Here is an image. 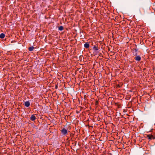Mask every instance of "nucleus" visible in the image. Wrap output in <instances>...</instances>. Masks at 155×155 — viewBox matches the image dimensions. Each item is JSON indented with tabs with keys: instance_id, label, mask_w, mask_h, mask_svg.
Wrapping results in <instances>:
<instances>
[{
	"instance_id": "f257e3e1",
	"label": "nucleus",
	"mask_w": 155,
	"mask_h": 155,
	"mask_svg": "<svg viewBox=\"0 0 155 155\" xmlns=\"http://www.w3.org/2000/svg\"><path fill=\"white\" fill-rule=\"evenodd\" d=\"M61 131L63 135H66L68 134V130L65 128H63Z\"/></svg>"
},
{
	"instance_id": "9b49d317",
	"label": "nucleus",
	"mask_w": 155,
	"mask_h": 155,
	"mask_svg": "<svg viewBox=\"0 0 155 155\" xmlns=\"http://www.w3.org/2000/svg\"><path fill=\"white\" fill-rule=\"evenodd\" d=\"M63 29V27L62 26H60L58 27V30L60 31H62Z\"/></svg>"
},
{
	"instance_id": "423d86ee",
	"label": "nucleus",
	"mask_w": 155,
	"mask_h": 155,
	"mask_svg": "<svg viewBox=\"0 0 155 155\" xmlns=\"http://www.w3.org/2000/svg\"><path fill=\"white\" fill-rule=\"evenodd\" d=\"M137 50L136 49H135L134 50H133V51L132 52L133 53L134 56H136L137 55Z\"/></svg>"
},
{
	"instance_id": "f8f14e48",
	"label": "nucleus",
	"mask_w": 155,
	"mask_h": 155,
	"mask_svg": "<svg viewBox=\"0 0 155 155\" xmlns=\"http://www.w3.org/2000/svg\"><path fill=\"white\" fill-rule=\"evenodd\" d=\"M98 103V101H96L95 102V104L97 105Z\"/></svg>"
},
{
	"instance_id": "2eb2a0df",
	"label": "nucleus",
	"mask_w": 155,
	"mask_h": 155,
	"mask_svg": "<svg viewBox=\"0 0 155 155\" xmlns=\"http://www.w3.org/2000/svg\"><path fill=\"white\" fill-rule=\"evenodd\" d=\"M118 87H120V86L118 85Z\"/></svg>"
},
{
	"instance_id": "f03ea898",
	"label": "nucleus",
	"mask_w": 155,
	"mask_h": 155,
	"mask_svg": "<svg viewBox=\"0 0 155 155\" xmlns=\"http://www.w3.org/2000/svg\"><path fill=\"white\" fill-rule=\"evenodd\" d=\"M93 50L96 52L98 50V47L97 45H94L93 47Z\"/></svg>"
},
{
	"instance_id": "4468645a",
	"label": "nucleus",
	"mask_w": 155,
	"mask_h": 155,
	"mask_svg": "<svg viewBox=\"0 0 155 155\" xmlns=\"http://www.w3.org/2000/svg\"><path fill=\"white\" fill-rule=\"evenodd\" d=\"M56 87H57V86H56V87H55V88H56Z\"/></svg>"
},
{
	"instance_id": "39448f33",
	"label": "nucleus",
	"mask_w": 155,
	"mask_h": 155,
	"mask_svg": "<svg viewBox=\"0 0 155 155\" xmlns=\"http://www.w3.org/2000/svg\"><path fill=\"white\" fill-rule=\"evenodd\" d=\"M36 119V117L34 115H32L30 117V120L32 121H34Z\"/></svg>"
},
{
	"instance_id": "ddd939ff",
	"label": "nucleus",
	"mask_w": 155,
	"mask_h": 155,
	"mask_svg": "<svg viewBox=\"0 0 155 155\" xmlns=\"http://www.w3.org/2000/svg\"><path fill=\"white\" fill-rule=\"evenodd\" d=\"M76 143H77V141H75V144H74V145L75 146H76Z\"/></svg>"
},
{
	"instance_id": "20e7f679",
	"label": "nucleus",
	"mask_w": 155,
	"mask_h": 155,
	"mask_svg": "<svg viewBox=\"0 0 155 155\" xmlns=\"http://www.w3.org/2000/svg\"><path fill=\"white\" fill-rule=\"evenodd\" d=\"M141 57L139 55L136 56V57H135V58H134V59L136 61H140L141 60Z\"/></svg>"
},
{
	"instance_id": "7ed1b4c3",
	"label": "nucleus",
	"mask_w": 155,
	"mask_h": 155,
	"mask_svg": "<svg viewBox=\"0 0 155 155\" xmlns=\"http://www.w3.org/2000/svg\"><path fill=\"white\" fill-rule=\"evenodd\" d=\"M30 105V102L28 101L25 102L24 105L27 107H28Z\"/></svg>"
},
{
	"instance_id": "9d476101",
	"label": "nucleus",
	"mask_w": 155,
	"mask_h": 155,
	"mask_svg": "<svg viewBox=\"0 0 155 155\" xmlns=\"http://www.w3.org/2000/svg\"><path fill=\"white\" fill-rule=\"evenodd\" d=\"M34 48L33 46H32L28 48V50L30 51H32L33 50Z\"/></svg>"
},
{
	"instance_id": "0eeeda50",
	"label": "nucleus",
	"mask_w": 155,
	"mask_h": 155,
	"mask_svg": "<svg viewBox=\"0 0 155 155\" xmlns=\"http://www.w3.org/2000/svg\"><path fill=\"white\" fill-rule=\"evenodd\" d=\"M147 137H148V139H154V137L152 135H148Z\"/></svg>"
},
{
	"instance_id": "1a4fd4ad",
	"label": "nucleus",
	"mask_w": 155,
	"mask_h": 155,
	"mask_svg": "<svg viewBox=\"0 0 155 155\" xmlns=\"http://www.w3.org/2000/svg\"><path fill=\"white\" fill-rule=\"evenodd\" d=\"M5 37V35L4 33H2L0 35V38L2 39L4 38Z\"/></svg>"
},
{
	"instance_id": "6e6552de",
	"label": "nucleus",
	"mask_w": 155,
	"mask_h": 155,
	"mask_svg": "<svg viewBox=\"0 0 155 155\" xmlns=\"http://www.w3.org/2000/svg\"><path fill=\"white\" fill-rule=\"evenodd\" d=\"M84 46L85 48H88L90 46L89 44L87 42L84 44Z\"/></svg>"
}]
</instances>
